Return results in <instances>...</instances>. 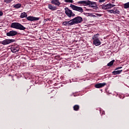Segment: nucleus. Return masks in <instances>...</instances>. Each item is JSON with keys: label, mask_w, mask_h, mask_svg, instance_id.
<instances>
[{"label": "nucleus", "mask_w": 129, "mask_h": 129, "mask_svg": "<svg viewBox=\"0 0 129 129\" xmlns=\"http://www.w3.org/2000/svg\"><path fill=\"white\" fill-rule=\"evenodd\" d=\"M73 108H74V110H75V111H78L80 108L79 105H75V106H74Z\"/></svg>", "instance_id": "19"}, {"label": "nucleus", "mask_w": 129, "mask_h": 129, "mask_svg": "<svg viewBox=\"0 0 129 129\" xmlns=\"http://www.w3.org/2000/svg\"><path fill=\"white\" fill-rule=\"evenodd\" d=\"M105 0H99V3H104Z\"/></svg>", "instance_id": "25"}, {"label": "nucleus", "mask_w": 129, "mask_h": 129, "mask_svg": "<svg viewBox=\"0 0 129 129\" xmlns=\"http://www.w3.org/2000/svg\"><path fill=\"white\" fill-rule=\"evenodd\" d=\"M65 14L69 17V18H71V17H75V14L73 13L72 10L68 9V8H65Z\"/></svg>", "instance_id": "7"}, {"label": "nucleus", "mask_w": 129, "mask_h": 129, "mask_svg": "<svg viewBox=\"0 0 129 129\" xmlns=\"http://www.w3.org/2000/svg\"><path fill=\"white\" fill-rule=\"evenodd\" d=\"M11 50L13 53H16V52H19L20 49L19 47L13 46L11 47Z\"/></svg>", "instance_id": "13"}, {"label": "nucleus", "mask_w": 129, "mask_h": 129, "mask_svg": "<svg viewBox=\"0 0 129 129\" xmlns=\"http://www.w3.org/2000/svg\"><path fill=\"white\" fill-rule=\"evenodd\" d=\"M18 34V32L12 30L10 31L7 33L6 35L8 36V37H14V36H16V35Z\"/></svg>", "instance_id": "9"}, {"label": "nucleus", "mask_w": 129, "mask_h": 129, "mask_svg": "<svg viewBox=\"0 0 129 129\" xmlns=\"http://www.w3.org/2000/svg\"><path fill=\"white\" fill-rule=\"evenodd\" d=\"M121 72H122V70H119V71H114L112 72V74H113V75H118V74H120V73H121Z\"/></svg>", "instance_id": "15"}, {"label": "nucleus", "mask_w": 129, "mask_h": 129, "mask_svg": "<svg viewBox=\"0 0 129 129\" xmlns=\"http://www.w3.org/2000/svg\"><path fill=\"white\" fill-rule=\"evenodd\" d=\"M113 7H115V5H113L111 4H107V10H109V9H111V8H113Z\"/></svg>", "instance_id": "17"}, {"label": "nucleus", "mask_w": 129, "mask_h": 129, "mask_svg": "<svg viewBox=\"0 0 129 129\" xmlns=\"http://www.w3.org/2000/svg\"><path fill=\"white\" fill-rule=\"evenodd\" d=\"M62 26H66V27H71L73 26L72 21L71 20L69 21H64L62 23Z\"/></svg>", "instance_id": "10"}, {"label": "nucleus", "mask_w": 129, "mask_h": 129, "mask_svg": "<svg viewBox=\"0 0 129 129\" xmlns=\"http://www.w3.org/2000/svg\"><path fill=\"white\" fill-rule=\"evenodd\" d=\"M102 8L103 10H107V5H103L102 6Z\"/></svg>", "instance_id": "22"}, {"label": "nucleus", "mask_w": 129, "mask_h": 129, "mask_svg": "<svg viewBox=\"0 0 129 129\" xmlns=\"http://www.w3.org/2000/svg\"><path fill=\"white\" fill-rule=\"evenodd\" d=\"M70 8L72 9L74 11H76L77 12H79V13H81L82 14L83 13V8L82 7H78L73 4H71Z\"/></svg>", "instance_id": "6"}, {"label": "nucleus", "mask_w": 129, "mask_h": 129, "mask_svg": "<svg viewBox=\"0 0 129 129\" xmlns=\"http://www.w3.org/2000/svg\"><path fill=\"white\" fill-rule=\"evenodd\" d=\"M48 9L49 10H51V11H56L57 10V7L55 6H52L51 4H48Z\"/></svg>", "instance_id": "14"}, {"label": "nucleus", "mask_w": 129, "mask_h": 129, "mask_svg": "<svg viewBox=\"0 0 129 129\" xmlns=\"http://www.w3.org/2000/svg\"><path fill=\"white\" fill-rule=\"evenodd\" d=\"M11 28L20 30L21 31H25L26 29V27H24L22 24L17 22L12 23L11 25Z\"/></svg>", "instance_id": "3"}, {"label": "nucleus", "mask_w": 129, "mask_h": 129, "mask_svg": "<svg viewBox=\"0 0 129 129\" xmlns=\"http://www.w3.org/2000/svg\"><path fill=\"white\" fill-rule=\"evenodd\" d=\"M13 2V0H5L4 3H6V4H10V3H12Z\"/></svg>", "instance_id": "23"}, {"label": "nucleus", "mask_w": 129, "mask_h": 129, "mask_svg": "<svg viewBox=\"0 0 129 129\" xmlns=\"http://www.w3.org/2000/svg\"><path fill=\"white\" fill-rule=\"evenodd\" d=\"M99 36V34H95L92 37V40H93V43L95 46H100L101 44V42L98 39Z\"/></svg>", "instance_id": "4"}, {"label": "nucleus", "mask_w": 129, "mask_h": 129, "mask_svg": "<svg viewBox=\"0 0 129 129\" xmlns=\"http://www.w3.org/2000/svg\"><path fill=\"white\" fill-rule=\"evenodd\" d=\"M114 61H115L114 59L111 60L110 61L108 64L107 66H112L113 65V63H114Z\"/></svg>", "instance_id": "20"}, {"label": "nucleus", "mask_w": 129, "mask_h": 129, "mask_svg": "<svg viewBox=\"0 0 129 129\" xmlns=\"http://www.w3.org/2000/svg\"><path fill=\"white\" fill-rule=\"evenodd\" d=\"M78 5H83L84 6H90L92 5H96V3L94 2H91L88 0L87 1H80L78 2ZM92 8H94V9H96L97 6H91Z\"/></svg>", "instance_id": "2"}, {"label": "nucleus", "mask_w": 129, "mask_h": 129, "mask_svg": "<svg viewBox=\"0 0 129 129\" xmlns=\"http://www.w3.org/2000/svg\"><path fill=\"white\" fill-rule=\"evenodd\" d=\"M107 12H108V13H110V14H119V11H118L117 12L116 11H114V10H108Z\"/></svg>", "instance_id": "16"}, {"label": "nucleus", "mask_w": 129, "mask_h": 129, "mask_svg": "<svg viewBox=\"0 0 129 129\" xmlns=\"http://www.w3.org/2000/svg\"><path fill=\"white\" fill-rule=\"evenodd\" d=\"M129 8V2L124 4V9H128Z\"/></svg>", "instance_id": "21"}, {"label": "nucleus", "mask_w": 129, "mask_h": 129, "mask_svg": "<svg viewBox=\"0 0 129 129\" xmlns=\"http://www.w3.org/2000/svg\"><path fill=\"white\" fill-rule=\"evenodd\" d=\"M106 85V83H99L95 85V87L96 88H101V87H104V86H105Z\"/></svg>", "instance_id": "12"}, {"label": "nucleus", "mask_w": 129, "mask_h": 129, "mask_svg": "<svg viewBox=\"0 0 129 129\" xmlns=\"http://www.w3.org/2000/svg\"><path fill=\"white\" fill-rule=\"evenodd\" d=\"M65 3H73V0H64Z\"/></svg>", "instance_id": "24"}, {"label": "nucleus", "mask_w": 129, "mask_h": 129, "mask_svg": "<svg viewBox=\"0 0 129 129\" xmlns=\"http://www.w3.org/2000/svg\"><path fill=\"white\" fill-rule=\"evenodd\" d=\"M3 15H4V13H3V12L0 11V17H2V16H3Z\"/></svg>", "instance_id": "27"}, {"label": "nucleus", "mask_w": 129, "mask_h": 129, "mask_svg": "<svg viewBox=\"0 0 129 129\" xmlns=\"http://www.w3.org/2000/svg\"><path fill=\"white\" fill-rule=\"evenodd\" d=\"M15 42V39H6L3 40L1 44L2 45H8V44H11V43H14Z\"/></svg>", "instance_id": "8"}, {"label": "nucleus", "mask_w": 129, "mask_h": 129, "mask_svg": "<svg viewBox=\"0 0 129 129\" xmlns=\"http://www.w3.org/2000/svg\"><path fill=\"white\" fill-rule=\"evenodd\" d=\"M51 4L54 5L55 6H57V7H59V6L61 5V3L59 2V0H52L51 1Z\"/></svg>", "instance_id": "11"}, {"label": "nucleus", "mask_w": 129, "mask_h": 129, "mask_svg": "<svg viewBox=\"0 0 129 129\" xmlns=\"http://www.w3.org/2000/svg\"><path fill=\"white\" fill-rule=\"evenodd\" d=\"M82 17L80 16H78L73 18V19H71L73 26L74 25H77V24H80V23L82 22Z\"/></svg>", "instance_id": "5"}, {"label": "nucleus", "mask_w": 129, "mask_h": 129, "mask_svg": "<svg viewBox=\"0 0 129 129\" xmlns=\"http://www.w3.org/2000/svg\"><path fill=\"white\" fill-rule=\"evenodd\" d=\"M121 68H122V67H118L115 69V70H118V69H121Z\"/></svg>", "instance_id": "26"}, {"label": "nucleus", "mask_w": 129, "mask_h": 129, "mask_svg": "<svg viewBox=\"0 0 129 129\" xmlns=\"http://www.w3.org/2000/svg\"><path fill=\"white\" fill-rule=\"evenodd\" d=\"M20 18H21V19L27 18V21H30V22H35V21H39L40 20V18L39 17H35L33 16L28 17V14L25 12H23L21 14Z\"/></svg>", "instance_id": "1"}, {"label": "nucleus", "mask_w": 129, "mask_h": 129, "mask_svg": "<svg viewBox=\"0 0 129 129\" xmlns=\"http://www.w3.org/2000/svg\"><path fill=\"white\" fill-rule=\"evenodd\" d=\"M22 5L21 4H17L13 5V7L15 8V9H20Z\"/></svg>", "instance_id": "18"}]
</instances>
